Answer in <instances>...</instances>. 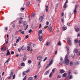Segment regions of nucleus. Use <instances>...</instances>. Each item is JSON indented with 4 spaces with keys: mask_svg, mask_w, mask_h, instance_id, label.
Here are the masks:
<instances>
[{
    "mask_svg": "<svg viewBox=\"0 0 80 80\" xmlns=\"http://www.w3.org/2000/svg\"><path fill=\"white\" fill-rule=\"evenodd\" d=\"M60 60H61V61H63V58H62V57H61L60 58Z\"/></svg>",
    "mask_w": 80,
    "mask_h": 80,
    "instance_id": "53",
    "label": "nucleus"
},
{
    "mask_svg": "<svg viewBox=\"0 0 80 80\" xmlns=\"http://www.w3.org/2000/svg\"><path fill=\"white\" fill-rule=\"evenodd\" d=\"M12 27L15 28V24L13 23V25H12Z\"/></svg>",
    "mask_w": 80,
    "mask_h": 80,
    "instance_id": "59",
    "label": "nucleus"
},
{
    "mask_svg": "<svg viewBox=\"0 0 80 80\" xmlns=\"http://www.w3.org/2000/svg\"><path fill=\"white\" fill-rule=\"evenodd\" d=\"M65 72V70H61L60 72V73H63Z\"/></svg>",
    "mask_w": 80,
    "mask_h": 80,
    "instance_id": "17",
    "label": "nucleus"
},
{
    "mask_svg": "<svg viewBox=\"0 0 80 80\" xmlns=\"http://www.w3.org/2000/svg\"><path fill=\"white\" fill-rule=\"evenodd\" d=\"M35 16V14L34 13H33L32 14V17H34Z\"/></svg>",
    "mask_w": 80,
    "mask_h": 80,
    "instance_id": "36",
    "label": "nucleus"
},
{
    "mask_svg": "<svg viewBox=\"0 0 80 80\" xmlns=\"http://www.w3.org/2000/svg\"><path fill=\"white\" fill-rule=\"evenodd\" d=\"M67 27H62V30H65L67 29Z\"/></svg>",
    "mask_w": 80,
    "mask_h": 80,
    "instance_id": "20",
    "label": "nucleus"
},
{
    "mask_svg": "<svg viewBox=\"0 0 80 80\" xmlns=\"http://www.w3.org/2000/svg\"><path fill=\"white\" fill-rule=\"evenodd\" d=\"M55 69L54 68L52 70V73H54V72H55Z\"/></svg>",
    "mask_w": 80,
    "mask_h": 80,
    "instance_id": "35",
    "label": "nucleus"
},
{
    "mask_svg": "<svg viewBox=\"0 0 80 80\" xmlns=\"http://www.w3.org/2000/svg\"><path fill=\"white\" fill-rule=\"evenodd\" d=\"M27 60V56L26 55H24V58H23V61H25Z\"/></svg>",
    "mask_w": 80,
    "mask_h": 80,
    "instance_id": "13",
    "label": "nucleus"
},
{
    "mask_svg": "<svg viewBox=\"0 0 80 80\" xmlns=\"http://www.w3.org/2000/svg\"><path fill=\"white\" fill-rule=\"evenodd\" d=\"M77 8V5H76L75 6V9L73 11L74 13H75L76 12H77V10H76V9Z\"/></svg>",
    "mask_w": 80,
    "mask_h": 80,
    "instance_id": "6",
    "label": "nucleus"
},
{
    "mask_svg": "<svg viewBox=\"0 0 80 80\" xmlns=\"http://www.w3.org/2000/svg\"><path fill=\"white\" fill-rule=\"evenodd\" d=\"M37 1L38 3H40L41 2V0H37Z\"/></svg>",
    "mask_w": 80,
    "mask_h": 80,
    "instance_id": "41",
    "label": "nucleus"
},
{
    "mask_svg": "<svg viewBox=\"0 0 80 80\" xmlns=\"http://www.w3.org/2000/svg\"><path fill=\"white\" fill-rule=\"evenodd\" d=\"M10 54V52H9V50H7V53H6V55H9Z\"/></svg>",
    "mask_w": 80,
    "mask_h": 80,
    "instance_id": "11",
    "label": "nucleus"
},
{
    "mask_svg": "<svg viewBox=\"0 0 80 80\" xmlns=\"http://www.w3.org/2000/svg\"><path fill=\"white\" fill-rule=\"evenodd\" d=\"M49 72H50V71H49V70H48V71H47V72H46L44 74V75H48V73H49Z\"/></svg>",
    "mask_w": 80,
    "mask_h": 80,
    "instance_id": "8",
    "label": "nucleus"
},
{
    "mask_svg": "<svg viewBox=\"0 0 80 80\" xmlns=\"http://www.w3.org/2000/svg\"><path fill=\"white\" fill-rule=\"evenodd\" d=\"M47 58L46 57L43 60V62H45L47 60Z\"/></svg>",
    "mask_w": 80,
    "mask_h": 80,
    "instance_id": "56",
    "label": "nucleus"
},
{
    "mask_svg": "<svg viewBox=\"0 0 80 80\" xmlns=\"http://www.w3.org/2000/svg\"><path fill=\"white\" fill-rule=\"evenodd\" d=\"M37 58L38 60H40L42 59V56H38L37 57Z\"/></svg>",
    "mask_w": 80,
    "mask_h": 80,
    "instance_id": "16",
    "label": "nucleus"
},
{
    "mask_svg": "<svg viewBox=\"0 0 80 80\" xmlns=\"http://www.w3.org/2000/svg\"><path fill=\"white\" fill-rule=\"evenodd\" d=\"M32 32V30L30 29V30H29V33H31Z\"/></svg>",
    "mask_w": 80,
    "mask_h": 80,
    "instance_id": "51",
    "label": "nucleus"
},
{
    "mask_svg": "<svg viewBox=\"0 0 80 80\" xmlns=\"http://www.w3.org/2000/svg\"><path fill=\"white\" fill-rule=\"evenodd\" d=\"M46 45L47 46H48V45H50V42H48L46 43Z\"/></svg>",
    "mask_w": 80,
    "mask_h": 80,
    "instance_id": "34",
    "label": "nucleus"
},
{
    "mask_svg": "<svg viewBox=\"0 0 80 80\" xmlns=\"http://www.w3.org/2000/svg\"><path fill=\"white\" fill-rule=\"evenodd\" d=\"M72 78V75H70L69 77V78L71 79V78Z\"/></svg>",
    "mask_w": 80,
    "mask_h": 80,
    "instance_id": "60",
    "label": "nucleus"
},
{
    "mask_svg": "<svg viewBox=\"0 0 80 80\" xmlns=\"http://www.w3.org/2000/svg\"><path fill=\"white\" fill-rule=\"evenodd\" d=\"M13 72H11V73L9 75L10 77H12V76H13Z\"/></svg>",
    "mask_w": 80,
    "mask_h": 80,
    "instance_id": "21",
    "label": "nucleus"
},
{
    "mask_svg": "<svg viewBox=\"0 0 80 80\" xmlns=\"http://www.w3.org/2000/svg\"><path fill=\"white\" fill-rule=\"evenodd\" d=\"M11 54L12 55H13V54H14V52L12 51L11 52Z\"/></svg>",
    "mask_w": 80,
    "mask_h": 80,
    "instance_id": "50",
    "label": "nucleus"
},
{
    "mask_svg": "<svg viewBox=\"0 0 80 80\" xmlns=\"http://www.w3.org/2000/svg\"><path fill=\"white\" fill-rule=\"evenodd\" d=\"M65 63L66 65H68L69 63V59H68L66 58L65 59Z\"/></svg>",
    "mask_w": 80,
    "mask_h": 80,
    "instance_id": "3",
    "label": "nucleus"
},
{
    "mask_svg": "<svg viewBox=\"0 0 80 80\" xmlns=\"http://www.w3.org/2000/svg\"><path fill=\"white\" fill-rule=\"evenodd\" d=\"M21 66H24L25 65V63L24 62L22 63H21Z\"/></svg>",
    "mask_w": 80,
    "mask_h": 80,
    "instance_id": "30",
    "label": "nucleus"
},
{
    "mask_svg": "<svg viewBox=\"0 0 80 80\" xmlns=\"http://www.w3.org/2000/svg\"><path fill=\"white\" fill-rule=\"evenodd\" d=\"M49 30L50 32H52V27L51 24L49 25Z\"/></svg>",
    "mask_w": 80,
    "mask_h": 80,
    "instance_id": "5",
    "label": "nucleus"
},
{
    "mask_svg": "<svg viewBox=\"0 0 80 80\" xmlns=\"http://www.w3.org/2000/svg\"><path fill=\"white\" fill-rule=\"evenodd\" d=\"M75 42L76 43H78V40L76 39V40H75Z\"/></svg>",
    "mask_w": 80,
    "mask_h": 80,
    "instance_id": "25",
    "label": "nucleus"
},
{
    "mask_svg": "<svg viewBox=\"0 0 80 80\" xmlns=\"http://www.w3.org/2000/svg\"><path fill=\"white\" fill-rule=\"evenodd\" d=\"M37 75H35L34 77V78H35V79H36V78H37Z\"/></svg>",
    "mask_w": 80,
    "mask_h": 80,
    "instance_id": "49",
    "label": "nucleus"
},
{
    "mask_svg": "<svg viewBox=\"0 0 80 80\" xmlns=\"http://www.w3.org/2000/svg\"><path fill=\"white\" fill-rule=\"evenodd\" d=\"M66 76H67V73H64L63 75V76L64 77H66Z\"/></svg>",
    "mask_w": 80,
    "mask_h": 80,
    "instance_id": "31",
    "label": "nucleus"
},
{
    "mask_svg": "<svg viewBox=\"0 0 80 80\" xmlns=\"http://www.w3.org/2000/svg\"><path fill=\"white\" fill-rule=\"evenodd\" d=\"M21 33H22V34H24V31H22L21 32Z\"/></svg>",
    "mask_w": 80,
    "mask_h": 80,
    "instance_id": "63",
    "label": "nucleus"
},
{
    "mask_svg": "<svg viewBox=\"0 0 80 80\" xmlns=\"http://www.w3.org/2000/svg\"><path fill=\"white\" fill-rule=\"evenodd\" d=\"M68 0H66L65 4H66L67 3H68Z\"/></svg>",
    "mask_w": 80,
    "mask_h": 80,
    "instance_id": "62",
    "label": "nucleus"
},
{
    "mask_svg": "<svg viewBox=\"0 0 80 80\" xmlns=\"http://www.w3.org/2000/svg\"><path fill=\"white\" fill-rule=\"evenodd\" d=\"M27 22L26 21H24L23 23V25L24 26V27H26V25H27Z\"/></svg>",
    "mask_w": 80,
    "mask_h": 80,
    "instance_id": "9",
    "label": "nucleus"
},
{
    "mask_svg": "<svg viewBox=\"0 0 80 80\" xmlns=\"http://www.w3.org/2000/svg\"><path fill=\"white\" fill-rule=\"evenodd\" d=\"M67 25L68 26H70V24L69 23V22H68L67 24Z\"/></svg>",
    "mask_w": 80,
    "mask_h": 80,
    "instance_id": "58",
    "label": "nucleus"
},
{
    "mask_svg": "<svg viewBox=\"0 0 80 80\" xmlns=\"http://www.w3.org/2000/svg\"><path fill=\"white\" fill-rule=\"evenodd\" d=\"M44 14H45V13H43V14H42V16H41L39 18V21L41 22H42L43 19L44 18Z\"/></svg>",
    "mask_w": 80,
    "mask_h": 80,
    "instance_id": "2",
    "label": "nucleus"
},
{
    "mask_svg": "<svg viewBox=\"0 0 80 80\" xmlns=\"http://www.w3.org/2000/svg\"><path fill=\"white\" fill-rule=\"evenodd\" d=\"M15 78V74H14L13 76V79Z\"/></svg>",
    "mask_w": 80,
    "mask_h": 80,
    "instance_id": "46",
    "label": "nucleus"
},
{
    "mask_svg": "<svg viewBox=\"0 0 80 80\" xmlns=\"http://www.w3.org/2000/svg\"><path fill=\"white\" fill-rule=\"evenodd\" d=\"M72 15V14H71V13H69V17H70Z\"/></svg>",
    "mask_w": 80,
    "mask_h": 80,
    "instance_id": "45",
    "label": "nucleus"
},
{
    "mask_svg": "<svg viewBox=\"0 0 80 80\" xmlns=\"http://www.w3.org/2000/svg\"><path fill=\"white\" fill-rule=\"evenodd\" d=\"M70 65L71 66H72V65H73V62H70Z\"/></svg>",
    "mask_w": 80,
    "mask_h": 80,
    "instance_id": "27",
    "label": "nucleus"
},
{
    "mask_svg": "<svg viewBox=\"0 0 80 80\" xmlns=\"http://www.w3.org/2000/svg\"><path fill=\"white\" fill-rule=\"evenodd\" d=\"M25 47L24 46H22L21 48V50H25Z\"/></svg>",
    "mask_w": 80,
    "mask_h": 80,
    "instance_id": "18",
    "label": "nucleus"
},
{
    "mask_svg": "<svg viewBox=\"0 0 80 80\" xmlns=\"http://www.w3.org/2000/svg\"><path fill=\"white\" fill-rule=\"evenodd\" d=\"M46 9L45 10L46 12H48V6H46Z\"/></svg>",
    "mask_w": 80,
    "mask_h": 80,
    "instance_id": "14",
    "label": "nucleus"
},
{
    "mask_svg": "<svg viewBox=\"0 0 80 80\" xmlns=\"http://www.w3.org/2000/svg\"><path fill=\"white\" fill-rule=\"evenodd\" d=\"M8 27H5V30L7 31V30H8Z\"/></svg>",
    "mask_w": 80,
    "mask_h": 80,
    "instance_id": "42",
    "label": "nucleus"
},
{
    "mask_svg": "<svg viewBox=\"0 0 80 80\" xmlns=\"http://www.w3.org/2000/svg\"><path fill=\"white\" fill-rule=\"evenodd\" d=\"M42 32H43V31H42V30H39L38 31V33H39V34L42 33Z\"/></svg>",
    "mask_w": 80,
    "mask_h": 80,
    "instance_id": "19",
    "label": "nucleus"
},
{
    "mask_svg": "<svg viewBox=\"0 0 80 80\" xmlns=\"http://www.w3.org/2000/svg\"><path fill=\"white\" fill-rule=\"evenodd\" d=\"M39 41H42V36H39Z\"/></svg>",
    "mask_w": 80,
    "mask_h": 80,
    "instance_id": "15",
    "label": "nucleus"
},
{
    "mask_svg": "<svg viewBox=\"0 0 80 80\" xmlns=\"http://www.w3.org/2000/svg\"><path fill=\"white\" fill-rule=\"evenodd\" d=\"M28 35H27L26 36V37H25V38L26 39L28 38Z\"/></svg>",
    "mask_w": 80,
    "mask_h": 80,
    "instance_id": "37",
    "label": "nucleus"
},
{
    "mask_svg": "<svg viewBox=\"0 0 80 80\" xmlns=\"http://www.w3.org/2000/svg\"><path fill=\"white\" fill-rule=\"evenodd\" d=\"M68 43L70 45H72V41H69L68 42Z\"/></svg>",
    "mask_w": 80,
    "mask_h": 80,
    "instance_id": "32",
    "label": "nucleus"
},
{
    "mask_svg": "<svg viewBox=\"0 0 80 80\" xmlns=\"http://www.w3.org/2000/svg\"><path fill=\"white\" fill-rule=\"evenodd\" d=\"M19 23H20H20H22V20H19Z\"/></svg>",
    "mask_w": 80,
    "mask_h": 80,
    "instance_id": "61",
    "label": "nucleus"
},
{
    "mask_svg": "<svg viewBox=\"0 0 80 80\" xmlns=\"http://www.w3.org/2000/svg\"><path fill=\"white\" fill-rule=\"evenodd\" d=\"M75 30L76 31V32H79V31L80 30V29H79V28H75Z\"/></svg>",
    "mask_w": 80,
    "mask_h": 80,
    "instance_id": "7",
    "label": "nucleus"
},
{
    "mask_svg": "<svg viewBox=\"0 0 80 80\" xmlns=\"http://www.w3.org/2000/svg\"><path fill=\"white\" fill-rule=\"evenodd\" d=\"M26 28H25L24 30H26L28 28V25L26 26Z\"/></svg>",
    "mask_w": 80,
    "mask_h": 80,
    "instance_id": "40",
    "label": "nucleus"
},
{
    "mask_svg": "<svg viewBox=\"0 0 80 80\" xmlns=\"http://www.w3.org/2000/svg\"><path fill=\"white\" fill-rule=\"evenodd\" d=\"M7 50V48L5 47L4 48V49H3L4 52H5V50Z\"/></svg>",
    "mask_w": 80,
    "mask_h": 80,
    "instance_id": "44",
    "label": "nucleus"
},
{
    "mask_svg": "<svg viewBox=\"0 0 80 80\" xmlns=\"http://www.w3.org/2000/svg\"><path fill=\"white\" fill-rule=\"evenodd\" d=\"M26 5L28 6L30 5V2H28L26 3Z\"/></svg>",
    "mask_w": 80,
    "mask_h": 80,
    "instance_id": "33",
    "label": "nucleus"
},
{
    "mask_svg": "<svg viewBox=\"0 0 80 80\" xmlns=\"http://www.w3.org/2000/svg\"><path fill=\"white\" fill-rule=\"evenodd\" d=\"M61 21L62 23H64V20H63L62 18Z\"/></svg>",
    "mask_w": 80,
    "mask_h": 80,
    "instance_id": "52",
    "label": "nucleus"
},
{
    "mask_svg": "<svg viewBox=\"0 0 80 80\" xmlns=\"http://www.w3.org/2000/svg\"><path fill=\"white\" fill-rule=\"evenodd\" d=\"M78 50L77 49H74L73 51L74 54H75V53H77V52H78Z\"/></svg>",
    "mask_w": 80,
    "mask_h": 80,
    "instance_id": "12",
    "label": "nucleus"
},
{
    "mask_svg": "<svg viewBox=\"0 0 80 80\" xmlns=\"http://www.w3.org/2000/svg\"><path fill=\"white\" fill-rule=\"evenodd\" d=\"M28 80H33V78L32 77H30L28 78Z\"/></svg>",
    "mask_w": 80,
    "mask_h": 80,
    "instance_id": "22",
    "label": "nucleus"
},
{
    "mask_svg": "<svg viewBox=\"0 0 80 80\" xmlns=\"http://www.w3.org/2000/svg\"><path fill=\"white\" fill-rule=\"evenodd\" d=\"M28 63H29V64H30L31 63H32V61L30 60H29L28 61Z\"/></svg>",
    "mask_w": 80,
    "mask_h": 80,
    "instance_id": "23",
    "label": "nucleus"
},
{
    "mask_svg": "<svg viewBox=\"0 0 80 80\" xmlns=\"http://www.w3.org/2000/svg\"><path fill=\"white\" fill-rule=\"evenodd\" d=\"M79 63V62L78 61H77L75 63V64L76 65H78Z\"/></svg>",
    "mask_w": 80,
    "mask_h": 80,
    "instance_id": "29",
    "label": "nucleus"
},
{
    "mask_svg": "<svg viewBox=\"0 0 80 80\" xmlns=\"http://www.w3.org/2000/svg\"><path fill=\"white\" fill-rule=\"evenodd\" d=\"M57 78H61V76L60 75H58Z\"/></svg>",
    "mask_w": 80,
    "mask_h": 80,
    "instance_id": "54",
    "label": "nucleus"
},
{
    "mask_svg": "<svg viewBox=\"0 0 80 80\" xmlns=\"http://www.w3.org/2000/svg\"><path fill=\"white\" fill-rule=\"evenodd\" d=\"M30 72V69H28L26 71V73H28Z\"/></svg>",
    "mask_w": 80,
    "mask_h": 80,
    "instance_id": "57",
    "label": "nucleus"
},
{
    "mask_svg": "<svg viewBox=\"0 0 80 80\" xmlns=\"http://www.w3.org/2000/svg\"><path fill=\"white\" fill-rule=\"evenodd\" d=\"M55 10H57V8H58V3H57L55 5Z\"/></svg>",
    "mask_w": 80,
    "mask_h": 80,
    "instance_id": "10",
    "label": "nucleus"
},
{
    "mask_svg": "<svg viewBox=\"0 0 80 80\" xmlns=\"http://www.w3.org/2000/svg\"><path fill=\"white\" fill-rule=\"evenodd\" d=\"M67 41L68 42H70L71 41V40H70V38H67Z\"/></svg>",
    "mask_w": 80,
    "mask_h": 80,
    "instance_id": "26",
    "label": "nucleus"
},
{
    "mask_svg": "<svg viewBox=\"0 0 80 80\" xmlns=\"http://www.w3.org/2000/svg\"><path fill=\"white\" fill-rule=\"evenodd\" d=\"M28 45H31V43H28Z\"/></svg>",
    "mask_w": 80,
    "mask_h": 80,
    "instance_id": "64",
    "label": "nucleus"
},
{
    "mask_svg": "<svg viewBox=\"0 0 80 80\" xmlns=\"http://www.w3.org/2000/svg\"><path fill=\"white\" fill-rule=\"evenodd\" d=\"M53 60L52 59H51V60H50L49 63L46 66V68L49 67V66H50V65H52V63H53Z\"/></svg>",
    "mask_w": 80,
    "mask_h": 80,
    "instance_id": "1",
    "label": "nucleus"
},
{
    "mask_svg": "<svg viewBox=\"0 0 80 80\" xmlns=\"http://www.w3.org/2000/svg\"><path fill=\"white\" fill-rule=\"evenodd\" d=\"M63 7L64 8H67V5H66V4H64Z\"/></svg>",
    "mask_w": 80,
    "mask_h": 80,
    "instance_id": "47",
    "label": "nucleus"
},
{
    "mask_svg": "<svg viewBox=\"0 0 80 80\" xmlns=\"http://www.w3.org/2000/svg\"><path fill=\"white\" fill-rule=\"evenodd\" d=\"M19 42V39H17L16 41V43H18Z\"/></svg>",
    "mask_w": 80,
    "mask_h": 80,
    "instance_id": "38",
    "label": "nucleus"
},
{
    "mask_svg": "<svg viewBox=\"0 0 80 80\" xmlns=\"http://www.w3.org/2000/svg\"><path fill=\"white\" fill-rule=\"evenodd\" d=\"M63 15H64V13H63V12L61 14V16L63 17Z\"/></svg>",
    "mask_w": 80,
    "mask_h": 80,
    "instance_id": "55",
    "label": "nucleus"
},
{
    "mask_svg": "<svg viewBox=\"0 0 80 80\" xmlns=\"http://www.w3.org/2000/svg\"><path fill=\"white\" fill-rule=\"evenodd\" d=\"M72 72V71H71V70H70L68 72V75H70V73H71V72Z\"/></svg>",
    "mask_w": 80,
    "mask_h": 80,
    "instance_id": "39",
    "label": "nucleus"
},
{
    "mask_svg": "<svg viewBox=\"0 0 80 80\" xmlns=\"http://www.w3.org/2000/svg\"><path fill=\"white\" fill-rule=\"evenodd\" d=\"M8 39H7V41L6 42V44H7V43H8Z\"/></svg>",
    "mask_w": 80,
    "mask_h": 80,
    "instance_id": "43",
    "label": "nucleus"
},
{
    "mask_svg": "<svg viewBox=\"0 0 80 80\" xmlns=\"http://www.w3.org/2000/svg\"><path fill=\"white\" fill-rule=\"evenodd\" d=\"M28 49H27V50L28 51H30V47L29 46H27Z\"/></svg>",
    "mask_w": 80,
    "mask_h": 80,
    "instance_id": "24",
    "label": "nucleus"
},
{
    "mask_svg": "<svg viewBox=\"0 0 80 80\" xmlns=\"http://www.w3.org/2000/svg\"><path fill=\"white\" fill-rule=\"evenodd\" d=\"M26 73H27V72H26V71H24L22 73V75H26Z\"/></svg>",
    "mask_w": 80,
    "mask_h": 80,
    "instance_id": "28",
    "label": "nucleus"
},
{
    "mask_svg": "<svg viewBox=\"0 0 80 80\" xmlns=\"http://www.w3.org/2000/svg\"><path fill=\"white\" fill-rule=\"evenodd\" d=\"M9 61H10V59L9 58L6 61V62H7V63H8V62H9Z\"/></svg>",
    "mask_w": 80,
    "mask_h": 80,
    "instance_id": "48",
    "label": "nucleus"
},
{
    "mask_svg": "<svg viewBox=\"0 0 80 80\" xmlns=\"http://www.w3.org/2000/svg\"><path fill=\"white\" fill-rule=\"evenodd\" d=\"M66 49L67 50V53L68 54V55L69 54V47L67 45H66Z\"/></svg>",
    "mask_w": 80,
    "mask_h": 80,
    "instance_id": "4",
    "label": "nucleus"
}]
</instances>
